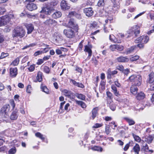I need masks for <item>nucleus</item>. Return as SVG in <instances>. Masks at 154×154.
<instances>
[{
    "mask_svg": "<svg viewBox=\"0 0 154 154\" xmlns=\"http://www.w3.org/2000/svg\"><path fill=\"white\" fill-rule=\"evenodd\" d=\"M58 0H51L48 5L46 7L42 8L41 12L47 15H50L55 11L54 8L58 4Z\"/></svg>",
    "mask_w": 154,
    "mask_h": 154,
    "instance_id": "obj_1",
    "label": "nucleus"
},
{
    "mask_svg": "<svg viewBox=\"0 0 154 154\" xmlns=\"http://www.w3.org/2000/svg\"><path fill=\"white\" fill-rule=\"evenodd\" d=\"M140 30L139 27L137 26H136L128 30L127 31V33L125 34V35L121 34L120 36L122 38L125 37L126 38H128L133 34L135 35V36H137L138 35L140 34Z\"/></svg>",
    "mask_w": 154,
    "mask_h": 154,
    "instance_id": "obj_2",
    "label": "nucleus"
},
{
    "mask_svg": "<svg viewBox=\"0 0 154 154\" xmlns=\"http://www.w3.org/2000/svg\"><path fill=\"white\" fill-rule=\"evenodd\" d=\"M128 81L131 82L132 85L139 86L141 84V77L139 75H133L129 77Z\"/></svg>",
    "mask_w": 154,
    "mask_h": 154,
    "instance_id": "obj_3",
    "label": "nucleus"
},
{
    "mask_svg": "<svg viewBox=\"0 0 154 154\" xmlns=\"http://www.w3.org/2000/svg\"><path fill=\"white\" fill-rule=\"evenodd\" d=\"M25 34V31L23 28L17 26L13 31L12 37L14 38L16 37L22 38L24 36Z\"/></svg>",
    "mask_w": 154,
    "mask_h": 154,
    "instance_id": "obj_4",
    "label": "nucleus"
},
{
    "mask_svg": "<svg viewBox=\"0 0 154 154\" xmlns=\"http://www.w3.org/2000/svg\"><path fill=\"white\" fill-rule=\"evenodd\" d=\"M14 17V15L10 14L9 16H5L0 18V26L6 25L10 21V19L13 18Z\"/></svg>",
    "mask_w": 154,
    "mask_h": 154,
    "instance_id": "obj_5",
    "label": "nucleus"
},
{
    "mask_svg": "<svg viewBox=\"0 0 154 154\" xmlns=\"http://www.w3.org/2000/svg\"><path fill=\"white\" fill-rule=\"evenodd\" d=\"M35 0H26L25 2L27 4L26 8L29 10L32 11L37 8L36 4L33 3Z\"/></svg>",
    "mask_w": 154,
    "mask_h": 154,
    "instance_id": "obj_6",
    "label": "nucleus"
},
{
    "mask_svg": "<svg viewBox=\"0 0 154 154\" xmlns=\"http://www.w3.org/2000/svg\"><path fill=\"white\" fill-rule=\"evenodd\" d=\"M149 37L147 36H142L137 38L135 41V42L136 43H141L143 44H146L149 41Z\"/></svg>",
    "mask_w": 154,
    "mask_h": 154,
    "instance_id": "obj_7",
    "label": "nucleus"
},
{
    "mask_svg": "<svg viewBox=\"0 0 154 154\" xmlns=\"http://www.w3.org/2000/svg\"><path fill=\"white\" fill-rule=\"evenodd\" d=\"M63 33L67 37L69 38H72L75 35L74 32L71 29H64Z\"/></svg>",
    "mask_w": 154,
    "mask_h": 154,
    "instance_id": "obj_8",
    "label": "nucleus"
},
{
    "mask_svg": "<svg viewBox=\"0 0 154 154\" xmlns=\"http://www.w3.org/2000/svg\"><path fill=\"white\" fill-rule=\"evenodd\" d=\"M10 106H3L0 110V115L5 117H7Z\"/></svg>",
    "mask_w": 154,
    "mask_h": 154,
    "instance_id": "obj_9",
    "label": "nucleus"
},
{
    "mask_svg": "<svg viewBox=\"0 0 154 154\" xmlns=\"http://www.w3.org/2000/svg\"><path fill=\"white\" fill-rule=\"evenodd\" d=\"M68 25L69 27L73 28L76 30H78V25L73 19H70L68 23Z\"/></svg>",
    "mask_w": 154,
    "mask_h": 154,
    "instance_id": "obj_10",
    "label": "nucleus"
},
{
    "mask_svg": "<svg viewBox=\"0 0 154 154\" xmlns=\"http://www.w3.org/2000/svg\"><path fill=\"white\" fill-rule=\"evenodd\" d=\"M60 6L61 9L64 11L69 10L70 8V6L65 0H62L61 2Z\"/></svg>",
    "mask_w": 154,
    "mask_h": 154,
    "instance_id": "obj_11",
    "label": "nucleus"
},
{
    "mask_svg": "<svg viewBox=\"0 0 154 154\" xmlns=\"http://www.w3.org/2000/svg\"><path fill=\"white\" fill-rule=\"evenodd\" d=\"M44 23L46 25L50 26L53 25H56L57 23V22L53 19L49 18L45 21Z\"/></svg>",
    "mask_w": 154,
    "mask_h": 154,
    "instance_id": "obj_12",
    "label": "nucleus"
},
{
    "mask_svg": "<svg viewBox=\"0 0 154 154\" xmlns=\"http://www.w3.org/2000/svg\"><path fill=\"white\" fill-rule=\"evenodd\" d=\"M84 12L86 16L89 17L92 16L94 13L92 8H86L84 9Z\"/></svg>",
    "mask_w": 154,
    "mask_h": 154,
    "instance_id": "obj_13",
    "label": "nucleus"
},
{
    "mask_svg": "<svg viewBox=\"0 0 154 154\" xmlns=\"http://www.w3.org/2000/svg\"><path fill=\"white\" fill-rule=\"evenodd\" d=\"M118 72L116 70L111 71L110 69H109L107 71V78L110 79L111 78V76L114 75L117 73Z\"/></svg>",
    "mask_w": 154,
    "mask_h": 154,
    "instance_id": "obj_14",
    "label": "nucleus"
},
{
    "mask_svg": "<svg viewBox=\"0 0 154 154\" xmlns=\"http://www.w3.org/2000/svg\"><path fill=\"white\" fill-rule=\"evenodd\" d=\"M51 15L52 17L54 19H57L60 17L62 15L61 12L59 11L56 10L55 11L53 12Z\"/></svg>",
    "mask_w": 154,
    "mask_h": 154,
    "instance_id": "obj_15",
    "label": "nucleus"
},
{
    "mask_svg": "<svg viewBox=\"0 0 154 154\" xmlns=\"http://www.w3.org/2000/svg\"><path fill=\"white\" fill-rule=\"evenodd\" d=\"M17 69L16 67L11 68L10 69V74L11 76L13 77H15L17 74Z\"/></svg>",
    "mask_w": 154,
    "mask_h": 154,
    "instance_id": "obj_16",
    "label": "nucleus"
},
{
    "mask_svg": "<svg viewBox=\"0 0 154 154\" xmlns=\"http://www.w3.org/2000/svg\"><path fill=\"white\" fill-rule=\"evenodd\" d=\"M117 61L119 62H128L129 60V59L126 57L121 56L117 57L116 59Z\"/></svg>",
    "mask_w": 154,
    "mask_h": 154,
    "instance_id": "obj_17",
    "label": "nucleus"
},
{
    "mask_svg": "<svg viewBox=\"0 0 154 154\" xmlns=\"http://www.w3.org/2000/svg\"><path fill=\"white\" fill-rule=\"evenodd\" d=\"M98 107H96L94 108L92 111V115L91 118L94 120L95 118L98 115Z\"/></svg>",
    "mask_w": 154,
    "mask_h": 154,
    "instance_id": "obj_18",
    "label": "nucleus"
},
{
    "mask_svg": "<svg viewBox=\"0 0 154 154\" xmlns=\"http://www.w3.org/2000/svg\"><path fill=\"white\" fill-rule=\"evenodd\" d=\"M154 137V135H149L148 136H145L144 141L148 143H150L152 142Z\"/></svg>",
    "mask_w": 154,
    "mask_h": 154,
    "instance_id": "obj_19",
    "label": "nucleus"
},
{
    "mask_svg": "<svg viewBox=\"0 0 154 154\" xmlns=\"http://www.w3.org/2000/svg\"><path fill=\"white\" fill-rule=\"evenodd\" d=\"M26 26L27 30V33L29 34L31 33L34 29L33 25L31 24H28L26 25Z\"/></svg>",
    "mask_w": 154,
    "mask_h": 154,
    "instance_id": "obj_20",
    "label": "nucleus"
},
{
    "mask_svg": "<svg viewBox=\"0 0 154 154\" xmlns=\"http://www.w3.org/2000/svg\"><path fill=\"white\" fill-rule=\"evenodd\" d=\"M111 88L112 90V92L115 96L119 97L120 95L119 92L118 91L117 88L115 85H112L111 86Z\"/></svg>",
    "mask_w": 154,
    "mask_h": 154,
    "instance_id": "obj_21",
    "label": "nucleus"
},
{
    "mask_svg": "<svg viewBox=\"0 0 154 154\" xmlns=\"http://www.w3.org/2000/svg\"><path fill=\"white\" fill-rule=\"evenodd\" d=\"M140 147L138 144H136L133 147V149L131 150V152H135L134 154H139L140 151Z\"/></svg>",
    "mask_w": 154,
    "mask_h": 154,
    "instance_id": "obj_22",
    "label": "nucleus"
},
{
    "mask_svg": "<svg viewBox=\"0 0 154 154\" xmlns=\"http://www.w3.org/2000/svg\"><path fill=\"white\" fill-rule=\"evenodd\" d=\"M62 92L66 96L69 98L71 97L73 94L72 93L71 91L66 89L63 90Z\"/></svg>",
    "mask_w": 154,
    "mask_h": 154,
    "instance_id": "obj_23",
    "label": "nucleus"
},
{
    "mask_svg": "<svg viewBox=\"0 0 154 154\" xmlns=\"http://www.w3.org/2000/svg\"><path fill=\"white\" fill-rule=\"evenodd\" d=\"M124 119L128 123L129 125H132L135 124V121L131 118L128 117H125Z\"/></svg>",
    "mask_w": 154,
    "mask_h": 154,
    "instance_id": "obj_24",
    "label": "nucleus"
},
{
    "mask_svg": "<svg viewBox=\"0 0 154 154\" xmlns=\"http://www.w3.org/2000/svg\"><path fill=\"white\" fill-rule=\"evenodd\" d=\"M74 16L76 17H78V18H79L80 17V16L79 14H78L75 11L69 12V14L67 15L68 17L69 18L71 17Z\"/></svg>",
    "mask_w": 154,
    "mask_h": 154,
    "instance_id": "obj_25",
    "label": "nucleus"
},
{
    "mask_svg": "<svg viewBox=\"0 0 154 154\" xmlns=\"http://www.w3.org/2000/svg\"><path fill=\"white\" fill-rule=\"evenodd\" d=\"M18 115L17 113V112L14 111L11 113L10 116V118L11 120H15L17 119Z\"/></svg>",
    "mask_w": 154,
    "mask_h": 154,
    "instance_id": "obj_26",
    "label": "nucleus"
},
{
    "mask_svg": "<svg viewBox=\"0 0 154 154\" xmlns=\"http://www.w3.org/2000/svg\"><path fill=\"white\" fill-rule=\"evenodd\" d=\"M145 94L142 92H140L136 96V98L138 100H141L143 99L145 97Z\"/></svg>",
    "mask_w": 154,
    "mask_h": 154,
    "instance_id": "obj_27",
    "label": "nucleus"
},
{
    "mask_svg": "<svg viewBox=\"0 0 154 154\" xmlns=\"http://www.w3.org/2000/svg\"><path fill=\"white\" fill-rule=\"evenodd\" d=\"M134 85H132L131 88V92L133 94H137V88Z\"/></svg>",
    "mask_w": 154,
    "mask_h": 154,
    "instance_id": "obj_28",
    "label": "nucleus"
},
{
    "mask_svg": "<svg viewBox=\"0 0 154 154\" xmlns=\"http://www.w3.org/2000/svg\"><path fill=\"white\" fill-rule=\"evenodd\" d=\"M85 48L84 51L88 53V56H91L92 54V51L90 47L88 45H86L85 46Z\"/></svg>",
    "mask_w": 154,
    "mask_h": 154,
    "instance_id": "obj_29",
    "label": "nucleus"
},
{
    "mask_svg": "<svg viewBox=\"0 0 154 154\" xmlns=\"http://www.w3.org/2000/svg\"><path fill=\"white\" fill-rule=\"evenodd\" d=\"M75 96L78 99L82 100H85V95L81 94L76 93Z\"/></svg>",
    "mask_w": 154,
    "mask_h": 154,
    "instance_id": "obj_30",
    "label": "nucleus"
},
{
    "mask_svg": "<svg viewBox=\"0 0 154 154\" xmlns=\"http://www.w3.org/2000/svg\"><path fill=\"white\" fill-rule=\"evenodd\" d=\"M149 83H152L154 82V73H151L149 75Z\"/></svg>",
    "mask_w": 154,
    "mask_h": 154,
    "instance_id": "obj_31",
    "label": "nucleus"
},
{
    "mask_svg": "<svg viewBox=\"0 0 154 154\" xmlns=\"http://www.w3.org/2000/svg\"><path fill=\"white\" fill-rule=\"evenodd\" d=\"M19 57H17L12 62L11 64V65L13 66H17L19 64Z\"/></svg>",
    "mask_w": 154,
    "mask_h": 154,
    "instance_id": "obj_32",
    "label": "nucleus"
},
{
    "mask_svg": "<svg viewBox=\"0 0 154 154\" xmlns=\"http://www.w3.org/2000/svg\"><path fill=\"white\" fill-rule=\"evenodd\" d=\"M68 106H60L58 111V112L59 113H63L65 110L67 111L68 110Z\"/></svg>",
    "mask_w": 154,
    "mask_h": 154,
    "instance_id": "obj_33",
    "label": "nucleus"
},
{
    "mask_svg": "<svg viewBox=\"0 0 154 154\" xmlns=\"http://www.w3.org/2000/svg\"><path fill=\"white\" fill-rule=\"evenodd\" d=\"M132 109L134 111H136V112H139L141 110H143L144 108L143 107H140V106H132Z\"/></svg>",
    "mask_w": 154,
    "mask_h": 154,
    "instance_id": "obj_34",
    "label": "nucleus"
},
{
    "mask_svg": "<svg viewBox=\"0 0 154 154\" xmlns=\"http://www.w3.org/2000/svg\"><path fill=\"white\" fill-rule=\"evenodd\" d=\"M136 48V47L135 46H133L128 49L126 51V54H130Z\"/></svg>",
    "mask_w": 154,
    "mask_h": 154,
    "instance_id": "obj_35",
    "label": "nucleus"
},
{
    "mask_svg": "<svg viewBox=\"0 0 154 154\" xmlns=\"http://www.w3.org/2000/svg\"><path fill=\"white\" fill-rule=\"evenodd\" d=\"M91 149L93 150L100 151V152H102L103 150V149L101 147L97 146H94L92 147Z\"/></svg>",
    "mask_w": 154,
    "mask_h": 154,
    "instance_id": "obj_36",
    "label": "nucleus"
},
{
    "mask_svg": "<svg viewBox=\"0 0 154 154\" xmlns=\"http://www.w3.org/2000/svg\"><path fill=\"white\" fill-rule=\"evenodd\" d=\"M42 73L41 72H38L36 76V79L37 81L39 82H41L42 80Z\"/></svg>",
    "mask_w": 154,
    "mask_h": 154,
    "instance_id": "obj_37",
    "label": "nucleus"
},
{
    "mask_svg": "<svg viewBox=\"0 0 154 154\" xmlns=\"http://www.w3.org/2000/svg\"><path fill=\"white\" fill-rule=\"evenodd\" d=\"M35 136L41 139L42 141H44L45 140V137H43V135L40 132L36 133L35 134Z\"/></svg>",
    "mask_w": 154,
    "mask_h": 154,
    "instance_id": "obj_38",
    "label": "nucleus"
},
{
    "mask_svg": "<svg viewBox=\"0 0 154 154\" xmlns=\"http://www.w3.org/2000/svg\"><path fill=\"white\" fill-rule=\"evenodd\" d=\"M56 38L55 39V40L56 42L58 43H59L63 39L62 36L60 35H58L57 36H56Z\"/></svg>",
    "mask_w": 154,
    "mask_h": 154,
    "instance_id": "obj_39",
    "label": "nucleus"
},
{
    "mask_svg": "<svg viewBox=\"0 0 154 154\" xmlns=\"http://www.w3.org/2000/svg\"><path fill=\"white\" fill-rule=\"evenodd\" d=\"M105 5V0H99L97 3V5L99 7H102Z\"/></svg>",
    "mask_w": 154,
    "mask_h": 154,
    "instance_id": "obj_40",
    "label": "nucleus"
},
{
    "mask_svg": "<svg viewBox=\"0 0 154 154\" xmlns=\"http://www.w3.org/2000/svg\"><path fill=\"white\" fill-rule=\"evenodd\" d=\"M16 151V149L15 147L10 149L8 152V154H14Z\"/></svg>",
    "mask_w": 154,
    "mask_h": 154,
    "instance_id": "obj_41",
    "label": "nucleus"
},
{
    "mask_svg": "<svg viewBox=\"0 0 154 154\" xmlns=\"http://www.w3.org/2000/svg\"><path fill=\"white\" fill-rule=\"evenodd\" d=\"M139 58V57L138 56L136 55L134 56L131 57L130 58V60L132 62L136 61L138 60Z\"/></svg>",
    "mask_w": 154,
    "mask_h": 154,
    "instance_id": "obj_42",
    "label": "nucleus"
},
{
    "mask_svg": "<svg viewBox=\"0 0 154 154\" xmlns=\"http://www.w3.org/2000/svg\"><path fill=\"white\" fill-rule=\"evenodd\" d=\"M132 135L136 141L139 142L141 141V139L138 136L135 135L133 133L132 134Z\"/></svg>",
    "mask_w": 154,
    "mask_h": 154,
    "instance_id": "obj_43",
    "label": "nucleus"
},
{
    "mask_svg": "<svg viewBox=\"0 0 154 154\" xmlns=\"http://www.w3.org/2000/svg\"><path fill=\"white\" fill-rule=\"evenodd\" d=\"M122 72L124 74L125 76H127L129 73H130V71L129 69L127 68L124 69Z\"/></svg>",
    "mask_w": 154,
    "mask_h": 154,
    "instance_id": "obj_44",
    "label": "nucleus"
},
{
    "mask_svg": "<svg viewBox=\"0 0 154 154\" xmlns=\"http://www.w3.org/2000/svg\"><path fill=\"white\" fill-rule=\"evenodd\" d=\"M106 94L108 97L112 100L113 97L112 94L110 91H107L106 92Z\"/></svg>",
    "mask_w": 154,
    "mask_h": 154,
    "instance_id": "obj_45",
    "label": "nucleus"
},
{
    "mask_svg": "<svg viewBox=\"0 0 154 154\" xmlns=\"http://www.w3.org/2000/svg\"><path fill=\"white\" fill-rule=\"evenodd\" d=\"M103 125L102 123H97L95 124L92 127L93 128H97L102 127Z\"/></svg>",
    "mask_w": 154,
    "mask_h": 154,
    "instance_id": "obj_46",
    "label": "nucleus"
},
{
    "mask_svg": "<svg viewBox=\"0 0 154 154\" xmlns=\"http://www.w3.org/2000/svg\"><path fill=\"white\" fill-rule=\"evenodd\" d=\"M104 136L100 135L99 134H97L96 136L95 139L97 141L102 140Z\"/></svg>",
    "mask_w": 154,
    "mask_h": 154,
    "instance_id": "obj_47",
    "label": "nucleus"
},
{
    "mask_svg": "<svg viewBox=\"0 0 154 154\" xmlns=\"http://www.w3.org/2000/svg\"><path fill=\"white\" fill-rule=\"evenodd\" d=\"M109 125L113 129H115V128L117 126V125L116 124L115 122L113 121L111 123L109 124Z\"/></svg>",
    "mask_w": 154,
    "mask_h": 154,
    "instance_id": "obj_48",
    "label": "nucleus"
},
{
    "mask_svg": "<svg viewBox=\"0 0 154 154\" xmlns=\"http://www.w3.org/2000/svg\"><path fill=\"white\" fill-rule=\"evenodd\" d=\"M41 88L42 89L43 91L45 92L46 94H48L49 93V91L46 86H44L43 87L41 86Z\"/></svg>",
    "mask_w": 154,
    "mask_h": 154,
    "instance_id": "obj_49",
    "label": "nucleus"
},
{
    "mask_svg": "<svg viewBox=\"0 0 154 154\" xmlns=\"http://www.w3.org/2000/svg\"><path fill=\"white\" fill-rule=\"evenodd\" d=\"M43 69L45 72L47 73H48L50 72V69L49 67L46 66H44Z\"/></svg>",
    "mask_w": 154,
    "mask_h": 154,
    "instance_id": "obj_50",
    "label": "nucleus"
},
{
    "mask_svg": "<svg viewBox=\"0 0 154 154\" xmlns=\"http://www.w3.org/2000/svg\"><path fill=\"white\" fill-rule=\"evenodd\" d=\"M105 132L106 134L108 135L111 132L110 130L109 129V126H106L105 127Z\"/></svg>",
    "mask_w": 154,
    "mask_h": 154,
    "instance_id": "obj_51",
    "label": "nucleus"
},
{
    "mask_svg": "<svg viewBox=\"0 0 154 154\" xmlns=\"http://www.w3.org/2000/svg\"><path fill=\"white\" fill-rule=\"evenodd\" d=\"M8 56V53H5L4 52H2L1 54V55L0 57V59H2L5 58L6 57Z\"/></svg>",
    "mask_w": 154,
    "mask_h": 154,
    "instance_id": "obj_52",
    "label": "nucleus"
},
{
    "mask_svg": "<svg viewBox=\"0 0 154 154\" xmlns=\"http://www.w3.org/2000/svg\"><path fill=\"white\" fill-rule=\"evenodd\" d=\"M106 85V83L104 81H102L101 82L100 85L101 86V88L102 90H104L105 89V85Z\"/></svg>",
    "mask_w": 154,
    "mask_h": 154,
    "instance_id": "obj_53",
    "label": "nucleus"
},
{
    "mask_svg": "<svg viewBox=\"0 0 154 154\" xmlns=\"http://www.w3.org/2000/svg\"><path fill=\"white\" fill-rule=\"evenodd\" d=\"M32 90V87L30 85H29L27 86L26 89V92L29 93H31V91Z\"/></svg>",
    "mask_w": 154,
    "mask_h": 154,
    "instance_id": "obj_54",
    "label": "nucleus"
},
{
    "mask_svg": "<svg viewBox=\"0 0 154 154\" xmlns=\"http://www.w3.org/2000/svg\"><path fill=\"white\" fill-rule=\"evenodd\" d=\"M124 47L122 45H117L116 49L118 50L121 51L124 49Z\"/></svg>",
    "mask_w": 154,
    "mask_h": 154,
    "instance_id": "obj_55",
    "label": "nucleus"
},
{
    "mask_svg": "<svg viewBox=\"0 0 154 154\" xmlns=\"http://www.w3.org/2000/svg\"><path fill=\"white\" fill-rule=\"evenodd\" d=\"M112 30V28H111V26L109 25V26L108 29H107L106 28H104V31L106 33H108L110 32V30Z\"/></svg>",
    "mask_w": 154,
    "mask_h": 154,
    "instance_id": "obj_56",
    "label": "nucleus"
},
{
    "mask_svg": "<svg viewBox=\"0 0 154 154\" xmlns=\"http://www.w3.org/2000/svg\"><path fill=\"white\" fill-rule=\"evenodd\" d=\"M117 45H112L110 46V49L112 51H113L116 49Z\"/></svg>",
    "mask_w": 154,
    "mask_h": 154,
    "instance_id": "obj_57",
    "label": "nucleus"
},
{
    "mask_svg": "<svg viewBox=\"0 0 154 154\" xmlns=\"http://www.w3.org/2000/svg\"><path fill=\"white\" fill-rule=\"evenodd\" d=\"M43 52L42 51H38L34 53V55L35 56H37L41 54Z\"/></svg>",
    "mask_w": 154,
    "mask_h": 154,
    "instance_id": "obj_58",
    "label": "nucleus"
},
{
    "mask_svg": "<svg viewBox=\"0 0 154 154\" xmlns=\"http://www.w3.org/2000/svg\"><path fill=\"white\" fill-rule=\"evenodd\" d=\"M76 103L78 105H80V106H84V105H85L84 103L82 101L77 100Z\"/></svg>",
    "mask_w": 154,
    "mask_h": 154,
    "instance_id": "obj_59",
    "label": "nucleus"
},
{
    "mask_svg": "<svg viewBox=\"0 0 154 154\" xmlns=\"http://www.w3.org/2000/svg\"><path fill=\"white\" fill-rule=\"evenodd\" d=\"M28 69L30 72H32L35 69V65H31L30 67L28 68Z\"/></svg>",
    "mask_w": 154,
    "mask_h": 154,
    "instance_id": "obj_60",
    "label": "nucleus"
},
{
    "mask_svg": "<svg viewBox=\"0 0 154 154\" xmlns=\"http://www.w3.org/2000/svg\"><path fill=\"white\" fill-rule=\"evenodd\" d=\"M117 69L120 70V71L122 72V71L124 70V67L122 65H119V66H117Z\"/></svg>",
    "mask_w": 154,
    "mask_h": 154,
    "instance_id": "obj_61",
    "label": "nucleus"
},
{
    "mask_svg": "<svg viewBox=\"0 0 154 154\" xmlns=\"http://www.w3.org/2000/svg\"><path fill=\"white\" fill-rule=\"evenodd\" d=\"M77 84L76 86L81 88H83L84 87V86L82 83L80 82H77Z\"/></svg>",
    "mask_w": 154,
    "mask_h": 154,
    "instance_id": "obj_62",
    "label": "nucleus"
},
{
    "mask_svg": "<svg viewBox=\"0 0 154 154\" xmlns=\"http://www.w3.org/2000/svg\"><path fill=\"white\" fill-rule=\"evenodd\" d=\"M44 61L43 59H38L37 62V64L38 65H41L44 62Z\"/></svg>",
    "mask_w": 154,
    "mask_h": 154,
    "instance_id": "obj_63",
    "label": "nucleus"
},
{
    "mask_svg": "<svg viewBox=\"0 0 154 154\" xmlns=\"http://www.w3.org/2000/svg\"><path fill=\"white\" fill-rule=\"evenodd\" d=\"M143 149H145V150H147L149 149V147L148 145L146 144L143 143Z\"/></svg>",
    "mask_w": 154,
    "mask_h": 154,
    "instance_id": "obj_64",
    "label": "nucleus"
}]
</instances>
